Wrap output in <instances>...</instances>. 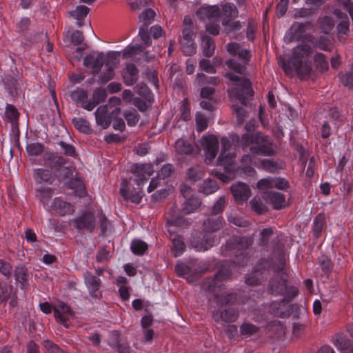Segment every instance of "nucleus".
I'll return each instance as SVG.
<instances>
[{
    "label": "nucleus",
    "instance_id": "obj_1",
    "mask_svg": "<svg viewBox=\"0 0 353 353\" xmlns=\"http://www.w3.org/2000/svg\"><path fill=\"white\" fill-rule=\"evenodd\" d=\"M272 269L274 274L269 281L268 292L274 296L281 295L286 299H294L299 294V289L289 284L284 257H280L278 261H274L272 257L259 259L254 270L246 277L245 283L249 285L261 284Z\"/></svg>",
    "mask_w": 353,
    "mask_h": 353
},
{
    "label": "nucleus",
    "instance_id": "obj_2",
    "mask_svg": "<svg viewBox=\"0 0 353 353\" xmlns=\"http://www.w3.org/2000/svg\"><path fill=\"white\" fill-rule=\"evenodd\" d=\"M231 274V270L223 265L213 276L207 277L201 283V289L211 294L216 304L219 306L231 305L237 301L236 293L224 292L221 294H219L225 288L223 282L230 278Z\"/></svg>",
    "mask_w": 353,
    "mask_h": 353
},
{
    "label": "nucleus",
    "instance_id": "obj_3",
    "mask_svg": "<svg viewBox=\"0 0 353 353\" xmlns=\"http://www.w3.org/2000/svg\"><path fill=\"white\" fill-rule=\"evenodd\" d=\"M312 52L310 46L299 45L294 48L290 58L280 60V65L288 76H293L296 73L301 79H307L312 72L311 63L307 61Z\"/></svg>",
    "mask_w": 353,
    "mask_h": 353
},
{
    "label": "nucleus",
    "instance_id": "obj_4",
    "mask_svg": "<svg viewBox=\"0 0 353 353\" xmlns=\"http://www.w3.org/2000/svg\"><path fill=\"white\" fill-rule=\"evenodd\" d=\"M241 142L243 147L251 145L250 150L254 154L270 157L275 154L272 139L261 132L245 133L242 135Z\"/></svg>",
    "mask_w": 353,
    "mask_h": 353
},
{
    "label": "nucleus",
    "instance_id": "obj_5",
    "mask_svg": "<svg viewBox=\"0 0 353 353\" xmlns=\"http://www.w3.org/2000/svg\"><path fill=\"white\" fill-rule=\"evenodd\" d=\"M251 236H234L227 243V248L233 256L232 263L238 267L247 265L250 259L248 249L252 245Z\"/></svg>",
    "mask_w": 353,
    "mask_h": 353
},
{
    "label": "nucleus",
    "instance_id": "obj_6",
    "mask_svg": "<svg viewBox=\"0 0 353 353\" xmlns=\"http://www.w3.org/2000/svg\"><path fill=\"white\" fill-rule=\"evenodd\" d=\"M225 76L230 81L234 82L232 92L243 105H245L247 101L254 94L250 81L248 79L240 77L232 72H227Z\"/></svg>",
    "mask_w": 353,
    "mask_h": 353
},
{
    "label": "nucleus",
    "instance_id": "obj_7",
    "mask_svg": "<svg viewBox=\"0 0 353 353\" xmlns=\"http://www.w3.org/2000/svg\"><path fill=\"white\" fill-rule=\"evenodd\" d=\"M259 236V245L268 252H272V254L267 259L272 257L274 261H278L280 257H284L279 245L278 237H274L273 228H263Z\"/></svg>",
    "mask_w": 353,
    "mask_h": 353
},
{
    "label": "nucleus",
    "instance_id": "obj_8",
    "mask_svg": "<svg viewBox=\"0 0 353 353\" xmlns=\"http://www.w3.org/2000/svg\"><path fill=\"white\" fill-rule=\"evenodd\" d=\"M139 35L141 37L144 46L141 44H135L129 46L125 48L123 52V58H137V55H140L143 53V58L147 62L150 61L153 59V56H148V52H145L146 47L152 44V39L148 32V27L141 26L139 30Z\"/></svg>",
    "mask_w": 353,
    "mask_h": 353
},
{
    "label": "nucleus",
    "instance_id": "obj_9",
    "mask_svg": "<svg viewBox=\"0 0 353 353\" xmlns=\"http://www.w3.org/2000/svg\"><path fill=\"white\" fill-rule=\"evenodd\" d=\"M97 216L92 210H85L73 219V225L79 231L92 233L97 227Z\"/></svg>",
    "mask_w": 353,
    "mask_h": 353
},
{
    "label": "nucleus",
    "instance_id": "obj_10",
    "mask_svg": "<svg viewBox=\"0 0 353 353\" xmlns=\"http://www.w3.org/2000/svg\"><path fill=\"white\" fill-rule=\"evenodd\" d=\"M215 236L205 232H196L190 239L191 246L196 251L205 252L214 245Z\"/></svg>",
    "mask_w": 353,
    "mask_h": 353
},
{
    "label": "nucleus",
    "instance_id": "obj_11",
    "mask_svg": "<svg viewBox=\"0 0 353 353\" xmlns=\"http://www.w3.org/2000/svg\"><path fill=\"white\" fill-rule=\"evenodd\" d=\"M205 153V162L210 163L216 157L219 152V140L213 134L203 136L201 141Z\"/></svg>",
    "mask_w": 353,
    "mask_h": 353
},
{
    "label": "nucleus",
    "instance_id": "obj_12",
    "mask_svg": "<svg viewBox=\"0 0 353 353\" xmlns=\"http://www.w3.org/2000/svg\"><path fill=\"white\" fill-rule=\"evenodd\" d=\"M48 150L49 149L40 142L27 143L26 146L29 161L37 165L42 164L43 157Z\"/></svg>",
    "mask_w": 353,
    "mask_h": 353
},
{
    "label": "nucleus",
    "instance_id": "obj_13",
    "mask_svg": "<svg viewBox=\"0 0 353 353\" xmlns=\"http://www.w3.org/2000/svg\"><path fill=\"white\" fill-rule=\"evenodd\" d=\"M294 299H286L283 297L280 301H272L269 307L270 312L275 316L280 318H286L291 315L292 312V305L290 303Z\"/></svg>",
    "mask_w": 353,
    "mask_h": 353
},
{
    "label": "nucleus",
    "instance_id": "obj_14",
    "mask_svg": "<svg viewBox=\"0 0 353 353\" xmlns=\"http://www.w3.org/2000/svg\"><path fill=\"white\" fill-rule=\"evenodd\" d=\"M42 164L50 168V170L58 172L67 164L68 160L61 156L57 155L52 150H48L43 157Z\"/></svg>",
    "mask_w": 353,
    "mask_h": 353
},
{
    "label": "nucleus",
    "instance_id": "obj_15",
    "mask_svg": "<svg viewBox=\"0 0 353 353\" xmlns=\"http://www.w3.org/2000/svg\"><path fill=\"white\" fill-rule=\"evenodd\" d=\"M83 278L90 296L93 299H100L102 297V292L100 290L101 279L88 271L84 272Z\"/></svg>",
    "mask_w": 353,
    "mask_h": 353
},
{
    "label": "nucleus",
    "instance_id": "obj_16",
    "mask_svg": "<svg viewBox=\"0 0 353 353\" xmlns=\"http://www.w3.org/2000/svg\"><path fill=\"white\" fill-rule=\"evenodd\" d=\"M131 172L137 177V185L140 186L145 181L152 175L153 165L150 163H135L131 167Z\"/></svg>",
    "mask_w": 353,
    "mask_h": 353
},
{
    "label": "nucleus",
    "instance_id": "obj_17",
    "mask_svg": "<svg viewBox=\"0 0 353 353\" xmlns=\"http://www.w3.org/2000/svg\"><path fill=\"white\" fill-rule=\"evenodd\" d=\"M104 61L105 54L103 52L91 53L85 57L83 64L86 68L92 69L94 75H96L101 71Z\"/></svg>",
    "mask_w": 353,
    "mask_h": 353
},
{
    "label": "nucleus",
    "instance_id": "obj_18",
    "mask_svg": "<svg viewBox=\"0 0 353 353\" xmlns=\"http://www.w3.org/2000/svg\"><path fill=\"white\" fill-rule=\"evenodd\" d=\"M54 316L57 321L65 327H68L69 319L65 314L73 315L74 312L71 307L62 301H58L55 307H53Z\"/></svg>",
    "mask_w": 353,
    "mask_h": 353
},
{
    "label": "nucleus",
    "instance_id": "obj_19",
    "mask_svg": "<svg viewBox=\"0 0 353 353\" xmlns=\"http://www.w3.org/2000/svg\"><path fill=\"white\" fill-rule=\"evenodd\" d=\"M230 189L234 200L238 203H243L247 201L251 195L250 187L243 182H238L236 184H233Z\"/></svg>",
    "mask_w": 353,
    "mask_h": 353
},
{
    "label": "nucleus",
    "instance_id": "obj_20",
    "mask_svg": "<svg viewBox=\"0 0 353 353\" xmlns=\"http://www.w3.org/2000/svg\"><path fill=\"white\" fill-rule=\"evenodd\" d=\"M72 100L78 105L82 108L91 111L94 108V105L90 103V101H88V93L85 90L77 88L73 90L70 94Z\"/></svg>",
    "mask_w": 353,
    "mask_h": 353
},
{
    "label": "nucleus",
    "instance_id": "obj_21",
    "mask_svg": "<svg viewBox=\"0 0 353 353\" xmlns=\"http://www.w3.org/2000/svg\"><path fill=\"white\" fill-rule=\"evenodd\" d=\"M51 207L57 214L61 216L72 214L75 210L73 204L65 201L61 197L54 198Z\"/></svg>",
    "mask_w": 353,
    "mask_h": 353
},
{
    "label": "nucleus",
    "instance_id": "obj_22",
    "mask_svg": "<svg viewBox=\"0 0 353 353\" xmlns=\"http://www.w3.org/2000/svg\"><path fill=\"white\" fill-rule=\"evenodd\" d=\"M225 223L222 216L210 214L203 223L204 232L210 234L221 230Z\"/></svg>",
    "mask_w": 353,
    "mask_h": 353
},
{
    "label": "nucleus",
    "instance_id": "obj_23",
    "mask_svg": "<svg viewBox=\"0 0 353 353\" xmlns=\"http://www.w3.org/2000/svg\"><path fill=\"white\" fill-rule=\"evenodd\" d=\"M96 122L103 129L108 128L112 123V112L109 113L107 105L99 107L94 112Z\"/></svg>",
    "mask_w": 353,
    "mask_h": 353
},
{
    "label": "nucleus",
    "instance_id": "obj_24",
    "mask_svg": "<svg viewBox=\"0 0 353 353\" xmlns=\"http://www.w3.org/2000/svg\"><path fill=\"white\" fill-rule=\"evenodd\" d=\"M265 199L270 202L275 210H281L285 207V196L281 192L267 191L264 193Z\"/></svg>",
    "mask_w": 353,
    "mask_h": 353
},
{
    "label": "nucleus",
    "instance_id": "obj_25",
    "mask_svg": "<svg viewBox=\"0 0 353 353\" xmlns=\"http://www.w3.org/2000/svg\"><path fill=\"white\" fill-rule=\"evenodd\" d=\"M33 178L37 184H52L55 180L52 170L46 168H37L34 170Z\"/></svg>",
    "mask_w": 353,
    "mask_h": 353
},
{
    "label": "nucleus",
    "instance_id": "obj_26",
    "mask_svg": "<svg viewBox=\"0 0 353 353\" xmlns=\"http://www.w3.org/2000/svg\"><path fill=\"white\" fill-rule=\"evenodd\" d=\"M139 70L134 63H128L122 72L124 83L128 86L133 85L139 79Z\"/></svg>",
    "mask_w": 353,
    "mask_h": 353
},
{
    "label": "nucleus",
    "instance_id": "obj_27",
    "mask_svg": "<svg viewBox=\"0 0 353 353\" xmlns=\"http://www.w3.org/2000/svg\"><path fill=\"white\" fill-rule=\"evenodd\" d=\"M196 15L203 20L217 19L221 15V10L218 6H202L196 11Z\"/></svg>",
    "mask_w": 353,
    "mask_h": 353
},
{
    "label": "nucleus",
    "instance_id": "obj_28",
    "mask_svg": "<svg viewBox=\"0 0 353 353\" xmlns=\"http://www.w3.org/2000/svg\"><path fill=\"white\" fill-rule=\"evenodd\" d=\"M334 344L342 353H353V343L342 334L336 336Z\"/></svg>",
    "mask_w": 353,
    "mask_h": 353
},
{
    "label": "nucleus",
    "instance_id": "obj_29",
    "mask_svg": "<svg viewBox=\"0 0 353 353\" xmlns=\"http://www.w3.org/2000/svg\"><path fill=\"white\" fill-rule=\"evenodd\" d=\"M14 274L17 282L20 283V288L24 289L28 285L29 274L26 267L18 265L15 267Z\"/></svg>",
    "mask_w": 353,
    "mask_h": 353
},
{
    "label": "nucleus",
    "instance_id": "obj_30",
    "mask_svg": "<svg viewBox=\"0 0 353 353\" xmlns=\"http://www.w3.org/2000/svg\"><path fill=\"white\" fill-rule=\"evenodd\" d=\"M234 155L230 151L221 150L220 155L218 157V163L220 165H225V170L230 171L236 169V165H234Z\"/></svg>",
    "mask_w": 353,
    "mask_h": 353
},
{
    "label": "nucleus",
    "instance_id": "obj_31",
    "mask_svg": "<svg viewBox=\"0 0 353 353\" xmlns=\"http://www.w3.org/2000/svg\"><path fill=\"white\" fill-rule=\"evenodd\" d=\"M65 185L68 188L73 190L75 194L79 197H83L86 194L85 185L80 178L72 177L65 182Z\"/></svg>",
    "mask_w": 353,
    "mask_h": 353
},
{
    "label": "nucleus",
    "instance_id": "obj_32",
    "mask_svg": "<svg viewBox=\"0 0 353 353\" xmlns=\"http://www.w3.org/2000/svg\"><path fill=\"white\" fill-rule=\"evenodd\" d=\"M222 12L225 16L223 20V26H229V22L232 18L236 17L238 15V10L236 7L232 3H226L222 6Z\"/></svg>",
    "mask_w": 353,
    "mask_h": 353
},
{
    "label": "nucleus",
    "instance_id": "obj_33",
    "mask_svg": "<svg viewBox=\"0 0 353 353\" xmlns=\"http://www.w3.org/2000/svg\"><path fill=\"white\" fill-rule=\"evenodd\" d=\"M205 168L202 165H196L188 169L187 176L188 180L196 182L201 180L205 175Z\"/></svg>",
    "mask_w": 353,
    "mask_h": 353
},
{
    "label": "nucleus",
    "instance_id": "obj_34",
    "mask_svg": "<svg viewBox=\"0 0 353 353\" xmlns=\"http://www.w3.org/2000/svg\"><path fill=\"white\" fill-rule=\"evenodd\" d=\"M334 13L337 17L342 19L336 26L338 32L347 34L350 28V21L347 15L337 9L334 10Z\"/></svg>",
    "mask_w": 353,
    "mask_h": 353
},
{
    "label": "nucleus",
    "instance_id": "obj_35",
    "mask_svg": "<svg viewBox=\"0 0 353 353\" xmlns=\"http://www.w3.org/2000/svg\"><path fill=\"white\" fill-rule=\"evenodd\" d=\"M176 152L179 154H190L194 152V145L188 140L179 139L175 142Z\"/></svg>",
    "mask_w": 353,
    "mask_h": 353
},
{
    "label": "nucleus",
    "instance_id": "obj_36",
    "mask_svg": "<svg viewBox=\"0 0 353 353\" xmlns=\"http://www.w3.org/2000/svg\"><path fill=\"white\" fill-rule=\"evenodd\" d=\"M219 313L220 319L225 323H234L239 316V310L234 307H228L220 310Z\"/></svg>",
    "mask_w": 353,
    "mask_h": 353
},
{
    "label": "nucleus",
    "instance_id": "obj_37",
    "mask_svg": "<svg viewBox=\"0 0 353 353\" xmlns=\"http://www.w3.org/2000/svg\"><path fill=\"white\" fill-rule=\"evenodd\" d=\"M201 48L203 55L206 57H211L215 50L214 39L209 36H203L201 41Z\"/></svg>",
    "mask_w": 353,
    "mask_h": 353
},
{
    "label": "nucleus",
    "instance_id": "obj_38",
    "mask_svg": "<svg viewBox=\"0 0 353 353\" xmlns=\"http://www.w3.org/2000/svg\"><path fill=\"white\" fill-rule=\"evenodd\" d=\"M259 163V167L270 173H277L280 170L283 169L282 164L272 159H262Z\"/></svg>",
    "mask_w": 353,
    "mask_h": 353
},
{
    "label": "nucleus",
    "instance_id": "obj_39",
    "mask_svg": "<svg viewBox=\"0 0 353 353\" xmlns=\"http://www.w3.org/2000/svg\"><path fill=\"white\" fill-rule=\"evenodd\" d=\"M325 224V218L323 214L320 213L314 219L312 230L316 239H319L321 236L322 230Z\"/></svg>",
    "mask_w": 353,
    "mask_h": 353
},
{
    "label": "nucleus",
    "instance_id": "obj_40",
    "mask_svg": "<svg viewBox=\"0 0 353 353\" xmlns=\"http://www.w3.org/2000/svg\"><path fill=\"white\" fill-rule=\"evenodd\" d=\"M121 109L119 107H114L112 110V127L116 130L123 132L125 125L123 119L120 117Z\"/></svg>",
    "mask_w": 353,
    "mask_h": 353
},
{
    "label": "nucleus",
    "instance_id": "obj_41",
    "mask_svg": "<svg viewBox=\"0 0 353 353\" xmlns=\"http://www.w3.org/2000/svg\"><path fill=\"white\" fill-rule=\"evenodd\" d=\"M201 201L197 196H190L185 199L183 204L182 211L184 214H188L192 213L201 205Z\"/></svg>",
    "mask_w": 353,
    "mask_h": 353
},
{
    "label": "nucleus",
    "instance_id": "obj_42",
    "mask_svg": "<svg viewBox=\"0 0 353 353\" xmlns=\"http://www.w3.org/2000/svg\"><path fill=\"white\" fill-rule=\"evenodd\" d=\"M194 24L191 19L185 17L183 21V27L181 31V37L180 39H186L185 41L194 40Z\"/></svg>",
    "mask_w": 353,
    "mask_h": 353
},
{
    "label": "nucleus",
    "instance_id": "obj_43",
    "mask_svg": "<svg viewBox=\"0 0 353 353\" xmlns=\"http://www.w3.org/2000/svg\"><path fill=\"white\" fill-rule=\"evenodd\" d=\"M338 77L344 87L353 89V63L347 70L339 73Z\"/></svg>",
    "mask_w": 353,
    "mask_h": 353
},
{
    "label": "nucleus",
    "instance_id": "obj_44",
    "mask_svg": "<svg viewBox=\"0 0 353 353\" xmlns=\"http://www.w3.org/2000/svg\"><path fill=\"white\" fill-rule=\"evenodd\" d=\"M219 189V185L216 180L208 179L205 180L202 185L199 188V191L205 195L214 193Z\"/></svg>",
    "mask_w": 353,
    "mask_h": 353
},
{
    "label": "nucleus",
    "instance_id": "obj_45",
    "mask_svg": "<svg viewBox=\"0 0 353 353\" xmlns=\"http://www.w3.org/2000/svg\"><path fill=\"white\" fill-rule=\"evenodd\" d=\"M120 193L125 201H130L134 203H139L142 196L139 192L136 190H129L125 187L120 188Z\"/></svg>",
    "mask_w": 353,
    "mask_h": 353
},
{
    "label": "nucleus",
    "instance_id": "obj_46",
    "mask_svg": "<svg viewBox=\"0 0 353 353\" xmlns=\"http://www.w3.org/2000/svg\"><path fill=\"white\" fill-rule=\"evenodd\" d=\"M260 328L258 326L249 322L243 323L239 327V332L242 336L245 338L250 337L259 332Z\"/></svg>",
    "mask_w": 353,
    "mask_h": 353
},
{
    "label": "nucleus",
    "instance_id": "obj_47",
    "mask_svg": "<svg viewBox=\"0 0 353 353\" xmlns=\"http://www.w3.org/2000/svg\"><path fill=\"white\" fill-rule=\"evenodd\" d=\"M186 39H179L181 50L185 56H192L196 53V45L194 40L185 41Z\"/></svg>",
    "mask_w": 353,
    "mask_h": 353
},
{
    "label": "nucleus",
    "instance_id": "obj_48",
    "mask_svg": "<svg viewBox=\"0 0 353 353\" xmlns=\"http://www.w3.org/2000/svg\"><path fill=\"white\" fill-rule=\"evenodd\" d=\"M90 9L83 5H80L76 7L75 10L71 12V16L76 19L78 22L77 24L79 27L82 26L81 21L84 20L89 12Z\"/></svg>",
    "mask_w": 353,
    "mask_h": 353
},
{
    "label": "nucleus",
    "instance_id": "obj_49",
    "mask_svg": "<svg viewBox=\"0 0 353 353\" xmlns=\"http://www.w3.org/2000/svg\"><path fill=\"white\" fill-rule=\"evenodd\" d=\"M148 248L147 243L141 239H134L130 245L131 251L137 256L143 255Z\"/></svg>",
    "mask_w": 353,
    "mask_h": 353
},
{
    "label": "nucleus",
    "instance_id": "obj_50",
    "mask_svg": "<svg viewBox=\"0 0 353 353\" xmlns=\"http://www.w3.org/2000/svg\"><path fill=\"white\" fill-rule=\"evenodd\" d=\"M72 122L75 128L83 133L89 134L92 131L89 122L83 118H73Z\"/></svg>",
    "mask_w": 353,
    "mask_h": 353
},
{
    "label": "nucleus",
    "instance_id": "obj_51",
    "mask_svg": "<svg viewBox=\"0 0 353 353\" xmlns=\"http://www.w3.org/2000/svg\"><path fill=\"white\" fill-rule=\"evenodd\" d=\"M172 252H174V256H179L185 252L186 246L182 236H176L174 237L172 239Z\"/></svg>",
    "mask_w": 353,
    "mask_h": 353
},
{
    "label": "nucleus",
    "instance_id": "obj_52",
    "mask_svg": "<svg viewBox=\"0 0 353 353\" xmlns=\"http://www.w3.org/2000/svg\"><path fill=\"white\" fill-rule=\"evenodd\" d=\"M227 67L239 74H245L246 72L245 64H241L234 59H230L225 62Z\"/></svg>",
    "mask_w": 353,
    "mask_h": 353
},
{
    "label": "nucleus",
    "instance_id": "obj_53",
    "mask_svg": "<svg viewBox=\"0 0 353 353\" xmlns=\"http://www.w3.org/2000/svg\"><path fill=\"white\" fill-rule=\"evenodd\" d=\"M252 210L259 214L265 213L268 210L267 205L259 197H254L250 201Z\"/></svg>",
    "mask_w": 353,
    "mask_h": 353
},
{
    "label": "nucleus",
    "instance_id": "obj_54",
    "mask_svg": "<svg viewBox=\"0 0 353 353\" xmlns=\"http://www.w3.org/2000/svg\"><path fill=\"white\" fill-rule=\"evenodd\" d=\"M316 68L321 72H324L328 70L329 64L325 54L318 52L315 54L314 58Z\"/></svg>",
    "mask_w": 353,
    "mask_h": 353
},
{
    "label": "nucleus",
    "instance_id": "obj_55",
    "mask_svg": "<svg viewBox=\"0 0 353 353\" xmlns=\"http://www.w3.org/2000/svg\"><path fill=\"white\" fill-rule=\"evenodd\" d=\"M5 115L8 121L12 123L19 122V112L17 109L12 104H7L6 107Z\"/></svg>",
    "mask_w": 353,
    "mask_h": 353
},
{
    "label": "nucleus",
    "instance_id": "obj_56",
    "mask_svg": "<svg viewBox=\"0 0 353 353\" xmlns=\"http://www.w3.org/2000/svg\"><path fill=\"white\" fill-rule=\"evenodd\" d=\"M155 12L151 8H147L139 15L140 21L143 23L141 26L148 27L154 20Z\"/></svg>",
    "mask_w": 353,
    "mask_h": 353
},
{
    "label": "nucleus",
    "instance_id": "obj_57",
    "mask_svg": "<svg viewBox=\"0 0 353 353\" xmlns=\"http://www.w3.org/2000/svg\"><path fill=\"white\" fill-rule=\"evenodd\" d=\"M107 98V92L103 88H97L94 90L92 94V101H90V103L94 105V108L101 102L105 101Z\"/></svg>",
    "mask_w": 353,
    "mask_h": 353
},
{
    "label": "nucleus",
    "instance_id": "obj_58",
    "mask_svg": "<svg viewBox=\"0 0 353 353\" xmlns=\"http://www.w3.org/2000/svg\"><path fill=\"white\" fill-rule=\"evenodd\" d=\"M59 146L60 152L65 156L74 157L77 155L75 148L69 143L64 141H59L57 143Z\"/></svg>",
    "mask_w": 353,
    "mask_h": 353
},
{
    "label": "nucleus",
    "instance_id": "obj_59",
    "mask_svg": "<svg viewBox=\"0 0 353 353\" xmlns=\"http://www.w3.org/2000/svg\"><path fill=\"white\" fill-rule=\"evenodd\" d=\"M318 263L322 271L325 274H329L331 272L333 268V264L331 260L327 256L321 255L319 256L318 259Z\"/></svg>",
    "mask_w": 353,
    "mask_h": 353
},
{
    "label": "nucleus",
    "instance_id": "obj_60",
    "mask_svg": "<svg viewBox=\"0 0 353 353\" xmlns=\"http://www.w3.org/2000/svg\"><path fill=\"white\" fill-rule=\"evenodd\" d=\"M124 117L127 121L128 125L130 126L136 125L140 119L139 114L134 109L126 110L124 113Z\"/></svg>",
    "mask_w": 353,
    "mask_h": 353
},
{
    "label": "nucleus",
    "instance_id": "obj_61",
    "mask_svg": "<svg viewBox=\"0 0 353 353\" xmlns=\"http://www.w3.org/2000/svg\"><path fill=\"white\" fill-rule=\"evenodd\" d=\"M37 192L39 193V196L41 202L45 205L52 196L54 190L49 187H41L37 190Z\"/></svg>",
    "mask_w": 353,
    "mask_h": 353
},
{
    "label": "nucleus",
    "instance_id": "obj_62",
    "mask_svg": "<svg viewBox=\"0 0 353 353\" xmlns=\"http://www.w3.org/2000/svg\"><path fill=\"white\" fill-rule=\"evenodd\" d=\"M274 176H267L258 181L256 187L260 190L273 189Z\"/></svg>",
    "mask_w": 353,
    "mask_h": 353
},
{
    "label": "nucleus",
    "instance_id": "obj_63",
    "mask_svg": "<svg viewBox=\"0 0 353 353\" xmlns=\"http://www.w3.org/2000/svg\"><path fill=\"white\" fill-rule=\"evenodd\" d=\"M226 204L225 198L221 196L212 206V215L221 216Z\"/></svg>",
    "mask_w": 353,
    "mask_h": 353
},
{
    "label": "nucleus",
    "instance_id": "obj_64",
    "mask_svg": "<svg viewBox=\"0 0 353 353\" xmlns=\"http://www.w3.org/2000/svg\"><path fill=\"white\" fill-rule=\"evenodd\" d=\"M118 63L117 54L114 52H110L105 55L104 64L105 68L114 70Z\"/></svg>",
    "mask_w": 353,
    "mask_h": 353
}]
</instances>
